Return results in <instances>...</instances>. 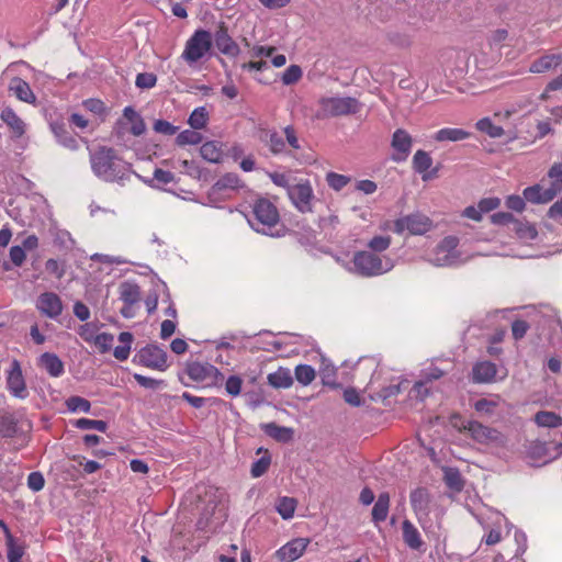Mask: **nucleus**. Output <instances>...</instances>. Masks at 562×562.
Here are the masks:
<instances>
[{
	"instance_id": "1",
	"label": "nucleus",
	"mask_w": 562,
	"mask_h": 562,
	"mask_svg": "<svg viewBox=\"0 0 562 562\" xmlns=\"http://www.w3.org/2000/svg\"><path fill=\"white\" fill-rule=\"evenodd\" d=\"M93 173L103 181L116 182L127 178L130 165L121 159L113 148L101 146L90 154Z\"/></svg>"
},
{
	"instance_id": "2",
	"label": "nucleus",
	"mask_w": 562,
	"mask_h": 562,
	"mask_svg": "<svg viewBox=\"0 0 562 562\" xmlns=\"http://www.w3.org/2000/svg\"><path fill=\"white\" fill-rule=\"evenodd\" d=\"M394 267L395 262L391 257L373 254L369 250L356 251L351 263H344L345 270L362 278H374L385 274Z\"/></svg>"
},
{
	"instance_id": "3",
	"label": "nucleus",
	"mask_w": 562,
	"mask_h": 562,
	"mask_svg": "<svg viewBox=\"0 0 562 562\" xmlns=\"http://www.w3.org/2000/svg\"><path fill=\"white\" fill-rule=\"evenodd\" d=\"M279 221V212L269 200L259 199L254 203L252 218L248 220V222L256 232L272 237L280 236V232L274 229Z\"/></svg>"
},
{
	"instance_id": "4",
	"label": "nucleus",
	"mask_w": 562,
	"mask_h": 562,
	"mask_svg": "<svg viewBox=\"0 0 562 562\" xmlns=\"http://www.w3.org/2000/svg\"><path fill=\"white\" fill-rule=\"evenodd\" d=\"M212 35L199 29L187 40L181 58L190 66L204 58L212 48Z\"/></svg>"
},
{
	"instance_id": "5",
	"label": "nucleus",
	"mask_w": 562,
	"mask_h": 562,
	"mask_svg": "<svg viewBox=\"0 0 562 562\" xmlns=\"http://www.w3.org/2000/svg\"><path fill=\"white\" fill-rule=\"evenodd\" d=\"M318 116H341L356 114L361 110V103L352 97H327L319 100Z\"/></svg>"
},
{
	"instance_id": "6",
	"label": "nucleus",
	"mask_w": 562,
	"mask_h": 562,
	"mask_svg": "<svg viewBox=\"0 0 562 562\" xmlns=\"http://www.w3.org/2000/svg\"><path fill=\"white\" fill-rule=\"evenodd\" d=\"M458 245V237H445L434 249L430 262L437 267H450L462 263L461 254L457 250Z\"/></svg>"
},
{
	"instance_id": "7",
	"label": "nucleus",
	"mask_w": 562,
	"mask_h": 562,
	"mask_svg": "<svg viewBox=\"0 0 562 562\" xmlns=\"http://www.w3.org/2000/svg\"><path fill=\"white\" fill-rule=\"evenodd\" d=\"M462 428L481 445L503 447L506 443V437L501 431L480 422L468 420L462 424Z\"/></svg>"
},
{
	"instance_id": "8",
	"label": "nucleus",
	"mask_w": 562,
	"mask_h": 562,
	"mask_svg": "<svg viewBox=\"0 0 562 562\" xmlns=\"http://www.w3.org/2000/svg\"><path fill=\"white\" fill-rule=\"evenodd\" d=\"M186 371L192 381L201 383L205 387L215 386L224 380L220 370L209 362H190L187 364Z\"/></svg>"
},
{
	"instance_id": "9",
	"label": "nucleus",
	"mask_w": 562,
	"mask_h": 562,
	"mask_svg": "<svg viewBox=\"0 0 562 562\" xmlns=\"http://www.w3.org/2000/svg\"><path fill=\"white\" fill-rule=\"evenodd\" d=\"M288 196L295 209L301 213L313 211L314 191L310 180H301L289 188Z\"/></svg>"
},
{
	"instance_id": "10",
	"label": "nucleus",
	"mask_w": 562,
	"mask_h": 562,
	"mask_svg": "<svg viewBox=\"0 0 562 562\" xmlns=\"http://www.w3.org/2000/svg\"><path fill=\"white\" fill-rule=\"evenodd\" d=\"M431 227V220L422 213H413L400 217L394 223V232L396 234H403L407 231L412 235H424L429 232Z\"/></svg>"
},
{
	"instance_id": "11",
	"label": "nucleus",
	"mask_w": 562,
	"mask_h": 562,
	"mask_svg": "<svg viewBox=\"0 0 562 562\" xmlns=\"http://www.w3.org/2000/svg\"><path fill=\"white\" fill-rule=\"evenodd\" d=\"M139 363L146 368L165 371L168 368L167 353L157 345H148L142 348L137 355Z\"/></svg>"
},
{
	"instance_id": "12",
	"label": "nucleus",
	"mask_w": 562,
	"mask_h": 562,
	"mask_svg": "<svg viewBox=\"0 0 562 562\" xmlns=\"http://www.w3.org/2000/svg\"><path fill=\"white\" fill-rule=\"evenodd\" d=\"M7 387L11 395L16 398L25 400L29 396L21 364L15 359L11 362L10 369L8 370Z\"/></svg>"
},
{
	"instance_id": "13",
	"label": "nucleus",
	"mask_w": 562,
	"mask_h": 562,
	"mask_svg": "<svg viewBox=\"0 0 562 562\" xmlns=\"http://www.w3.org/2000/svg\"><path fill=\"white\" fill-rule=\"evenodd\" d=\"M36 308L46 317L55 319L63 313V302L54 292L42 293L36 302Z\"/></svg>"
},
{
	"instance_id": "14",
	"label": "nucleus",
	"mask_w": 562,
	"mask_h": 562,
	"mask_svg": "<svg viewBox=\"0 0 562 562\" xmlns=\"http://www.w3.org/2000/svg\"><path fill=\"white\" fill-rule=\"evenodd\" d=\"M308 543L306 538L293 539L277 550L276 557L280 562H293L302 557Z\"/></svg>"
},
{
	"instance_id": "15",
	"label": "nucleus",
	"mask_w": 562,
	"mask_h": 562,
	"mask_svg": "<svg viewBox=\"0 0 562 562\" xmlns=\"http://www.w3.org/2000/svg\"><path fill=\"white\" fill-rule=\"evenodd\" d=\"M214 42L217 49L226 56L235 57L239 54V46L228 34L224 23H221L215 31Z\"/></svg>"
},
{
	"instance_id": "16",
	"label": "nucleus",
	"mask_w": 562,
	"mask_h": 562,
	"mask_svg": "<svg viewBox=\"0 0 562 562\" xmlns=\"http://www.w3.org/2000/svg\"><path fill=\"white\" fill-rule=\"evenodd\" d=\"M0 527L3 529L5 535L8 561L21 562V559L25 553L24 544L15 540V538L10 532L8 526L3 521H0Z\"/></svg>"
},
{
	"instance_id": "17",
	"label": "nucleus",
	"mask_w": 562,
	"mask_h": 562,
	"mask_svg": "<svg viewBox=\"0 0 562 562\" xmlns=\"http://www.w3.org/2000/svg\"><path fill=\"white\" fill-rule=\"evenodd\" d=\"M9 91L12 92L20 101L30 104H35L36 102V97L30 85L19 77H14L10 80Z\"/></svg>"
},
{
	"instance_id": "18",
	"label": "nucleus",
	"mask_w": 562,
	"mask_h": 562,
	"mask_svg": "<svg viewBox=\"0 0 562 562\" xmlns=\"http://www.w3.org/2000/svg\"><path fill=\"white\" fill-rule=\"evenodd\" d=\"M496 373V366L491 361L477 362L472 368V379L476 383H492Z\"/></svg>"
},
{
	"instance_id": "19",
	"label": "nucleus",
	"mask_w": 562,
	"mask_h": 562,
	"mask_svg": "<svg viewBox=\"0 0 562 562\" xmlns=\"http://www.w3.org/2000/svg\"><path fill=\"white\" fill-rule=\"evenodd\" d=\"M49 125L54 136L61 146L70 150L78 149L79 145L77 139L68 132L64 122L54 121L50 122Z\"/></svg>"
},
{
	"instance_id": "20",
	"label": "nucleus",
	"mask_w": 562,
	"mask_h": 562,
	"mask_svg": "<svg viewBox=\"0 0 562 562\" xmlns=\"http://www.w3.org/2000/svg\"><path fill=\"white\" fill-rule=\"evenodd\" d=\"M413 139L411 135L402 128L394 132L392 137V147L400 155L398 160H404L411 153Z\"/></svg>"
},
{
	"instance_id": "21",
	"label": "nucleus",
	"mask_w": 562,
	"mask_h": 562,
	"mask_svg": "<svg viewBox=\"0 0 562 562\" xmlns=\"http://www.w3.org/2000/svg\"><path fill=\"white\" fill-rule=\"evenodd\" d=\"M524 198L533 204H544L555 198L553 190L542 189L540 184L528 187L522 192Z\"/></svg>"
},
{
	"instance_id": "22",
	"label": "nucleus",
	"mask_w": 562,
	"mask_h": 562,
	"mask_svg": "<svg viewBox=\"0 0 562 562\" xmlns=\"http://www.w3.org/2000/svg\"><path fill=\"white\" fill-rule=\"evenodd\" d=\"M561 63V54H548L532 61L529 71L532 74H542L557 68Z\"/></svg>"
},
{
	"instance_id": "23",
	"label": "nucleus",
	"mask_w": 562,
	"mask_h": 562,
	"mask_svg": "<svg viewBox=\"0 0 562 562\" xmlns=\"http://www.w3.org/2000/svg\"><path fill=\"white\" fill-rule=\"evenodd\" d=\"M240 187V180L235 173H226L221 177L210 189L209 196L222 194L226 190H236Z\"/></svg>"
},
{
	"instance_id": "24",
	"label": "nucleus",
	"mask_w": 562,
	"mask_h": 562,
	"mask_svg": "<svg viewBox=\"0 0 562 562\" xmlns=\"http://www.w3.org/2000/svg\"><path fill=\"white\" fill-rule=\"evenodd\" d=\"M40 366L43 367L50 376H60L65 369L63 361L55 353L44 352L40 357Z\"/></svg>"
},
{
	"instance_id": "25",
	"label": "nucleus",
	"mask_w": 562,
	"mask_h": 562,
	"mask_svg": "<svg viewBox=\"0 0 562 562\" xmlns=\"http://www.w3.org/2000/svg\"><path fill=\"white\" fill-rule=\"evenodd\" d=\"M0 117L9 126L14 137H21L25 133V123L11 108H4Z\"/></svg>"
},
{
	"instance_id": "26",
	"label": "nucleus",
	"mask_w": 562,
	"mask_h": 562,
	"mask_svg": "<svg viewBox=\"0 0 562 562\" xmlns=\"http://www.w3.org/2000/svg\"><path fill=\"white\" fill-rule=\"evenodd\" d=\"M119 294L120 300L130 305H135L140 301V288L135 282H122L119 286Z\"/></svg>"
},
{
	"instance_id": "27",
	"label": "nucleus",
	"mask_w": 562,
	"mask_h": 562,
	"mask_svg": "<svg viewBox=\"0 0 562 562\" xmlns=\"http://www.w3.org/2000/svg\"><path fill=\"white\" fill-rule=\"evenodd\" d=\"M261 429L266 435L280 442H288L293 438V429L290 427L279 426L276 423L261 425Z\"/></svg>"
},
{
	"instance_id": "28",
	"label": "nucleus",
	"mask_w": 562,
	"mask_h": 562,
	"mask_svg": "<svg viewBox=\"0 0 562 562\" xmlns=\"http://www.w3.org/2000/svg\"><path fill=\"white\" fill-rule=\"evenodd\" d=\"M267 379L276 389H289L293 384V376L288 368L280 367L277 371L269 373Z\"/></svg>"
},
{
	"instance_id": "29",
	"label": "nucleus",
	"mask_w": 562,
	"mask_h": 562,
	"mask_svg": "<svg viewBox=\"0 0 562 562\" xmlns=\"http://www.w3.org/2000/svg\"><path fill=\"white\" fill-rule=\"evenodd\" d=\"M471 133L457 127H446L436 132L434 138L437 142H461L468 139Z\"/></svg>"
},
{
	"instance_id": "30",
	"label": "nucleus",
	"mask_w": 562,
	"mask_h": 562,
	"mask_svg": "<svg viewBox=\"0 0 562 562\" xmlns=\"http://www.w3.org/2000/svg\"><path fill=\"white\" fill-rule=\"evenodd\" d=\"M265 142L273 155L291 154L288 150L283 136L274 130L266 132Z\"/></svg>"
},
{
	"instance_id": "31",
	"label": "nucleus",
	"mask_w": 562,
	"mask_h": 562,
	"mask_svg": "<svg viewBox=\"0 0 562 562\" xmlns=\"http://www.w3.org/2000/svg\"><path fill=\"white\" fill-rule=\"evenodd\" d=\"M390 508V495L387 492L380 493L372 508V520L374 524L386 519Z\"/></svg>"
},
{
	"instance_id": "32",
	"label": "nucleus",
	"mask_w": 562,
	"mask_h": 562,
	"mask_svg": "<svg viewBox=\"0 0 562 562\" xmlns=\"http://www.w3.org/2000/svg\"><path fill=\"white\" fill-rule=\"evenodd\" d=\"M123 116L131 123V133L134 136H140L146 132V124L144 119L132 106H126L123 110Z\"/></svg>"
},
{
	"instance_id": "33",
	"label": "nucleus",
	"mask_w": 562,
	"mask_h": 562,
	"mask_svg": "<svg viewBox=\"0 0 562 562\" xmlns=\"http://www.w3.org/2000/svg\"><path fill=\"white\" fill-rule=\"evenodd\" d=\"M18 431V419L12 413L3 412L0 414V436L12 438Z\"/></svg>"
},
{
	"instance_id": "34",
	"label": "nucleus",
	"mask_w": 562,
	"mask_h": 562,
	"mask_svg": "<svg viewBox=\"0 0 562 562\" xmlns=\"http://www.w3.org/2000/svg\"><path fill=\"white\" fill-rule=\"evenodd\" d=\"M402 530L404 541L409 548L419 549L422 547L423 541L420 539V535L409 520L403 521Z\"/></svg>"
},
{
	"instance_id": "35",
	"label": "nucleus",
	"mask_w": 562,
	"mask_h": 562,
	"mask_svg": "<svg viewBox=\"0 0 562 562\" xmlns=\"http://www.w3.org/2000/svg\"><path fill=\"white\" fill-rule=\"evenodd\" d=\"M340 224V220L336 214H329L325 216H321L318 220V227L325 236L329 239L336 237V231Z\"/></svg>"
},
{
	"instance_id": "36",
	"label": "nucleus",
	"mask_w": 562,
	"mask_h": 562,
	"mask_svg": "<svg viewBox=\"0 0 562 562\" xmlns=\"http://www.w3.org/2000/svg\"><path fill=\"white\" fill-rule=\"evenodd\" d=\"M535 422L540 427H562V417L553 412L541 411L535 415Z\"/></svg>"
},
{
	"instance_id": "37",
	"label": "nucleus",
	"mask_w": 562,
	"mask_h": 562,
	"mask_svg": "<svg viewBox=\"0 0 562 562\" xmlns=\"http://www.w3.org/2000/svg\"><path fill=\"white\" fill-rule=\"evenodd\" d=\"M119 341L122 344L114 348L113 356L120 360L124 361L128 358L131 352V345L133 341V335L128 331H122L119 335Z\"/></svg>"
},
{
	"instance_id": "38",
	"label": "nucleus",
	"mask_w": 562,
	"mask_h": 562,
	"mask_svg": "<svg viewBox=\"0 0 562 562\" xmlns=\"http://www.w3.org/2000/svg\"><path fill=\"white\" fill-rule=\"evenodd\" d=\"M297 502L293 497L283 496L280 497L276 503V510L283 519H290L293 517Z\"/></svg>"
},
{
	"instance_id": "39",
	"label": "nucleus",
	"mask_w": 562,
	"mask_h": 562,
	"mask_svg": "<svg viewBox=\"0 0 562 562\" xmlns=\"http://www.w3.org/2000/svg\"><path fill=\"white\" fill-rule=\"evenodd\" d=\"M428 492L425 488H417L411 494V504L413 509L419 514H426L428 507Z\"/></svg>"
},
{
	"instance_id": "40",
	"label": "nucleus",
	"mask_w": 562,
	"mask_h": 562,
	"mask_svg": "<svg viewBox=\"0 0 562 562\" xmlns=\"http://www.w3.org/2000/svg\"><path fill=\"white\" fill-rule=\"evenodd\" d=\"M443 480L448 487L457 492H460L464 486V481L456 468H445Z\"/></svg>"
},
{
	"instance_id": "41",
	"label": "nucleus",
	"mask_w": 562,
	"mask_h": 562,
	"mask_svg": "<svg viewBox=\"0 0 562 562\" xmlns=\"http://www.w3.org/2000/svg\"><path fill=\"white\" fill-rule=\"evenodd\" d=\"M392 244V238L389 235H376L373 236L368 243L367 247L369 251L373 254L382 255L386 251Z\"/></svg>"
},
{
	"instance_id": "42",
	"label": "nucleus",
	"mask_w": 562,
	"mask_h": 562,
	"mask_svg": "<svg viewBox=\"0 0 562 562\" xmlns=\"http://www.w3.org/2000/svg\"><path fill=\"white\" fill-rule=\"evenodd\" d=\"M209 121V112L205 106H199L192 111L189 116L188 123L193 130H202L206 126Z\"/></svg>"
},
{
	"instance_id": "43",
	"label": "nucleus",
	"mask_w": 562,
	"mask_h": 562,
	"mask_svg": "<svg viewBox=\"0 0 562 562\" xmlns=\"http://www.w3.org/2000/svg\"><path fill=\"white\" fill-rule=\"evenodd\" d=\"M315 370L308 364H299L294 369V376L302 385L311 384L315 379Z\"/></svg>"
},
{
	"instance_id": "44",
	"label": "nucleus",
	"mask_w": 562,
	"mask_h": 562,
	"mask_svg": "<svg viewBox=\"0 0 562 562\" xmlns=\"http://www.w3.org/2000/svg\"><path fill=\"white\" fill-rule=\"evenodd\" d=\"M476 128L493 138H497L504 135L503 127L493 124L488 117L479 120L476 123Z\"/></svg>"
},
{
	"instance_id": "45",
	"label": "nucleus",
	"mask_w": 562,
	"mask_h": 562,
	"mask_svg": "<svg viewBox=\"0 0 562 562\" xmlns=\"http://www.w3.org/2000/svg\"><path fill=\"white\" fill-rule=\"evenodd\" d=\"M432 165V159L428 153L424 150H417L413 157V167L416 172L424 173Z\"/></svg>"
},
{
	"instance_id": "46",
	"label": "nucleus",
	"mask_w": 562,
	"mask_h": 562,
	"mask_svg": "<svg viewBox=\"0 0 562 562\" xmlns=\"http://www.w3.org/2000/svg\"><path fill=\"white\" fill-rule=\"evenodd\" d=\"M514 231L519 238L525 240H533L538 235L536 227L528 222L516 221Z\"/></svg>"
},
{
	"instance_id": "47",
	"label": "nucleus",
	"mask_w": 562,
	"mask_h": 562,
	"mask_svg": "<svg viewBox=\"0 0 562 562\" xmlns=\"http://www.w3.org/2000/svg\"><path fill=\"white\" fill-rule=\"evenodd\" d=\"M200 153L203 159L210 162H218L222 158V151L214 142L204 143Z\"/></svg>"
},
{
	"instance_id": "48",
	"label": "nucleus",
	"mask_w": 562,
	"mask_h": 562,
	"mask_svg": "<svg viewBox=\"0 0 562 562\" xmlns=\"http://www.w3.org/2000/svg\"><path fill=\"white\" fill-rule=\"evenodd\" d=\"M65 404L67 409L71 413H89L91 409L90 402L81 396H70L66 400Z\"/></svg>"
},
{
	"instance_id": "49",
	"label": "nucleus",
	"mask_w": 562,
	"mask_h": 562,
	"mask_svg": "<svg viewBox=\"0 0 562 562\" xmlns=\"http://www.w3.org/2000/svg\"><path fill=\"white\" fill-rule=\"evenodd\" d=\"M548 177L552 180L549 190H553L555 195L562 192V164H553L548 171Z\"/></svg>"
},
{
	"instance_id": "50",
	"label": "nucleus",
	"mask_w": 562,
	"mask_h": 562,
	"mask_svg": "<svg viewBox=\"0 0 562 562\" xmlns=\"http://www.w3.org/2000/svg\"><path fill=\"white\" fill-rule=\"evenodd\" d=\"M176 142L179 146L198 145L202 142V135L193 130H184L177 135Z\"/></svg>"
},
{
	"instance_id": "51",
	"label": "nucleus",
	"mask_w": 562,
	"mask_h": 562,
	"mask_svg": "<svg viewBox=\"0 0 562 562\" xmlns=\"http://www.w3.org/2000/svg\"><path fill=\"white\" fill-rule=\"evenodd\" d=\"M75 426L79 429H95L100 432H105L108 424L104 420L79 418L75 422Z\"/></svg>"
},
{
	"instance_id": "52",
	"label": "nucleus",
	"mask_w": 562,
	"mask_h": 562,
	"mask_svg": "<svg viewBox=\"0 0 562 562\" xmlns=\"http://www.w3.org/2000/svg\"><path fill=\"white\" fill-rule=\"evenodd\" d=\"M326 181L333 190L340 191L350 182V178L345 175L330 171L326 175Z\"/></svg>"
},
{
	"instance_id": "53",
	"label": "nucleus",
	"mask_w": 562,
	"mask_h": 562,
	"mask_svg": "<svg viewBox=\"0 0 562 562\" xmlns=\"http://www.w3.org/2000/svg\"><path fill=\"white\" fill-rule=\"evenodd\" d=\"M93 342L101 353H105L111 350L114 342V336L109 333H101L94 336Z\"/></svg>"
},
{
	"instance_id": "54",
	"label": "nucleus",
	"mask_w": 562,
	"mask_h": 562,
	"mask_svg": "<svg viewBox=\"0 0 562 562\" xmlns=\"http://www.w3.org/2000/svg\"><path fill=\"white\" fill-rule=\"evenodd\" d=\"M498 402L496 400L481 398L474 403V408L477 413L486 416L494 414Z\"/></svg>"
},
{
	"instance_id": "55",
	"label": "nucleus",
	"mask_w": 562,
	"mask_h": 562,
	"mask_svg": "<svg viewBox=\"0 0 562 562\" xmlns=\"http://www.w3.org/2000/svg\"><path fill=\"white\" fill-rule=\"evenodd\" d=\"M321 378L323 384L331 387L338 386L336 383V369L334 366L323 362V367L321 368Z\"/></svg>"
},
{
	"instance_id": "56",
	"label": "nucleus",
	"mask_w": 562,
	"mask_h": 562,
	"mask_svg": "<svg viewBox=\"0 0 562 562\" xmlns=\"http://www.w3.org/2000/svg\"><path fill=\"white\" fill-rule=\"evenodd\" d=\"M390 42L398 48H409L413 37L407 33L395 32L389 35Z\"/></svg>"
},
{
	"instance_id": "57",
	"label": "nucleus",
	"mask_w": 562,
	"mask_h": 562,
	"mask_svg": "<svg viewBox=\"0 0 562 562\" xmlns=\"http://www.w3.org/2000/svg\"><path fill=\"white\" fill-rule=\"evenodd\" d=\"M445 371L437 367H429L425 369L422 373L423 380L415 384L416 387H422L425 383L431 382L434 380H438L443 376Z\"/></svg>"
},
{
	"instance_id": "58",
	"label": "nucleus",
	"mask_w": 562,
	"mask_h": 562,
	"mask_svg": "<svg viewBox=\"0 0 562 562\" xmlns=\"http://www.w3.org/2000/svg\"><path fill=\"white\" fill-rule=\"evenodd\" d=\"M157 77L153 72H140L136 76L135 85L139 89H150L156 86Z\"/></svg>"
},
{
	"instance_id": "59",
	"label": "nucleus",
	"mask_w": 562,
	"mask_h": 562,
	"mask_svg": "<svg viewBox=\"0 0 562 562\" xmlns=\"http://www.w3.org/2000/svg\"><path fill=\"white\" fill-rule=\"evenodd\" d=\"M302 77V69L297 65H291L285 69L282 75V82L284 85H293Z\"/></svg>"
},
{
	"instance_id": "60",
	"label": "nucleus",
	"mask_w": 562,
	"mask_h": 562,
	"mask_svg": "<svg viewBox=\"0 0 562 562\" xmlns=\"http://www.w3.org/2000/svg\"><path fill=\"white\" fill-rule=\"evenodd\" d=\"M283 134L285 137V145H289L293 150L301 149V143L297 136L295 128L292 125H288L283 128Z\"/></svg>"
},
{
	"instance_id": "61",
	"label": "nucleus",
	"mask_w": 562,
	"mask_h": 562,
	"mask_svg": "<svg viewBox=\"0 0 562 562\" xmlns=\"http://www.w3.org/2000/svg\"><path fill=\"white\" fill-rule=\"evenodd\" d=\"M133 378L140 386H143L145 389L156 390L164 384V381H161V380H156V379H153L149 376L138 374V373H135L133 375Z\"/></svg>"
},
{
	"instance_id": "62",
	"label": "nucleus",
	"mask_w": 562,
	"mask_h": 562,
	"mask_svg": "<svg viewBox=\"0 0 562 562\" xmlns=\"http://www.w3.org/2000/svg\"><path fill=\"white\" fill-rule=\"evenodd\" d=\"M270 465V459L267 457H262L255 461L251 465V475L254 477H259L265 474Z\"/></svg>"
},
{
	"instance_id": "63",
	"label": "nucleus",
	"mask_w": 562,
	"mask_h": 562,
	"mask_svg": "<svg viewBox=\"0 0 562 562\" xmlns=\"http://www.w3.org/2000/svg\"><path fill=\"white\" fill-rule=\"evenodd\" d=\"M243 381L237 375H232L227 379L225 384L226 392L232 396H237L240 394Z\"/></svg>"
},
{
	"instance_id": "64",
	"label": "nucleus",
	"mask_w": 562,
	"mask_h": 562,
	"mask_svg": "<svg viewBox=\"0 0 562 562\" xmlns=\"http://www.w3.org/2000/svg\"><path fill=\"white\" fill-rule=\"evenodd\" d=\"M45 485L44 476L41 472H32L27 476V486L34 491L40 492Z\"/></svg>"
}]
</instances>
